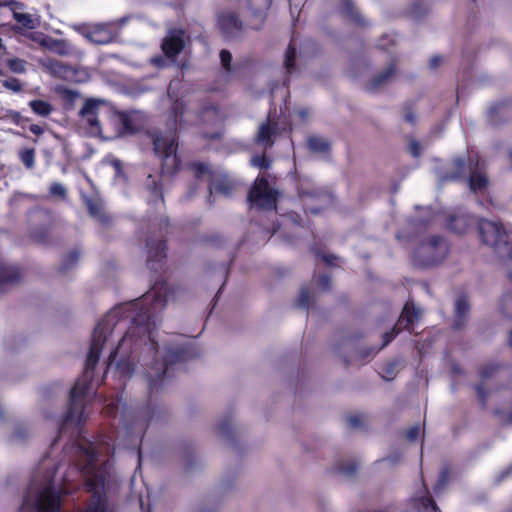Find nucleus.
<instances>
[{"instance_id":"f257e3e1","label":"nucleus","mask_w":512,"mask_h":512,"mask_svg":"<svg viewBox=\"0 0 512 512\" xmlns=\"http://www.w3.org/2000/svg\"><path fill=\"white\" fill-rule=\"evenodd\" d=\"M176 290L167 283H156L141 299L112 308L97 324L87 355L85 372L71 390V402L65 417L66 423L78 424L86 418L85 398L93 392V369L101 352L108 353L107 368L115 365L124 376L134 367V351L141 345L153 313L162 312L175 298Z\"/></svg>"},{"instance_id":"f03ea898","label":"nucleus","mask_w":512,"mask_h":512,"mask_svg":"<svg viewBox=\"0 0 512 512\" xmlns=\"http://www.w3.org/2000/svg\"><path fill=\"white\" fill-rule=\"evenodd\" d=\"M158 314L153 313L150 320V333L147 332L141 345L134 351V354L144 345L149 351H154V361L146 371L148 386L151 390H157L163 383L167 372L168 364H174L184 360L187 352L182 348L175 350L166 349L160 353L155 345L154 330L158 325Z\"/></svg>"},{"instance_id":"7ed1b4c3","label":"nucleus","mask_w":512,"mask_h":512,"mask_svg":"<svg viewBox=\"0 0 512 512\" xmlns=\"http://www.w3.org/2000/svg\"><path fill=\"white\" fill-rule=\"evenodd\" d=\"M479 235L482 242L491 247L500 257H507L509 277L512 279V228L500 223L481 220Z\"/></svg>"},{"instance_id":"20e7f679","label":"nucleus","mask_w":512,"mask_h":512,"mask_svg":"<svg viewBox=\"0 0 512 512\" xmlns=\"http://www.w3.org/2000/svg\"><path fill=\"white\" fill-rule=\"evenodd\" d=\"M155 155L161 160L162 170L172 174L179 168L177 142L173 131L155 132L150 135Z\"/></svg>"},{"instance_id":"39448f33","label":"nucleus","mask_w":512,"mask_h":512,"mask_svg":"<svg viewBox=\"0 0 512 512\" xmlns=\"http://www.w3.org/2000/svg\"><path fill=\"white\" fill-rule=\"evenodd\" d=\"M447 253L446 241L440 237H432L419 246L415 252L414 261L421 266H432L443 261Z\"/></svg>"},{"instance_id":"423d86ee","label":"nucleus","mask_w":512,"mask_h":512,"mask_svg":"<svg viewBox=\"0 0 512 512\" xmlns=\"http://www.w3.org/2000/svg\"><path fill=\"white\" fill-rule=\"evenodd\" d=\"M452 165L455 171L443 177L441 181L457 180L465 176L467 170H469V186L471 191L481 192L487 187L488 179L485 173L479 168L478 162L474 166L470 163L467 168L464 160L457 158L453 161Z\"/></svg>"},{"instance_id":"0eeeda50","label":"nucleus","mask_w":512,"mask_h":512,"mask_svg":"<svg viewBox=\"0 0 512 512\" xmlns=\"http://www.w3.org/2000/svg\"><path fill=\"white\" fill-rule=\"evenodd\" d=\"M278 191L271 188L264 178H257L251 188L248 199L252 207L271 210L276 207Z\"/></svg>"},{"instance_id":"6e6552de","label":"nucleus","mask_w":512,"mask_h":512,"mask_svg":"<svg viewBox=\"0 0 512 512\" xmlns=\"http://www.w3.org/2000/svg\"><path fill=\"white\" fill-rule=\"evenodd\" d=\"M194 170L197 178L208 177L210 194L217 193L228 196L233 191L234 183L226 174L212 171L211 168L204 163H196Z\"/></svg>"},{"instance_id":"1a4fd4ad","label":"nucleus","mask_w":512,"mask_h":512,"mask_svg":"<svg viewBox=\"0 0 512 512\" xmlns=\"http://www.w3.org/2000/svg\"><path fill=\"white\" fill-rule=\"evenodd\" d=\"M126 20L127 19L124 17L110 23L96 24L91 27H84L79 30V32L87 40L95 44H108L114 40V38L117 36V28L121 27L126 22Z\"/></svg>"},{"instance_id":"9d476101","label":"nucleus","mask_w":512,"mask_h":512,"mask_svg":"<svg viewBox=\"0 0 512 512\" xmlns=\"http://www.w3.org/2000/svg\"><path fill=\"white\" fill-rule=\"evenodd\" d=\"M103 103L102 100L97 99H88L84 102L79 112V126L86 134L91 136H99L101 134L98 112Z\"/></svg>"},{"instance_id":"9b49d317","label":"nucleus","mask_w":512,"mask_h":512,"mask_svg":"<svg viewBox=\"0 0 512 512\" xmlns=\"http://www.w3.org/2000/svg\"><path fill=\"white\" fill-rule=\"evenodd\" d=\"M10 14L22 28L32 30L40 25V16L37 13L26 12L20 3H12Z\"/></svg>"},{"instance_id":"f8f14e48","label":"nucleus","mask_w":512,"mask_h":512,"mask_svg":"<svg viewBox=\"0 0 512 512\" xmlns=\"http://www.w3.org/2000/svg\"><path fill=\"white\" fill-rule=\"evenodd\" d=\"M184 33L182 31H170L162 43V50L167 57H174L184 47Z\"/></svg>"},{"instance_id":"ddd939ff","label":"nucleus","mask_w":512,"mask_h":512,"mask_svg":"<svg viewBox=\"0 0 512 512\" xmlns=\"http://www.w3.org/2000/svg\"><path fill=\"white\" fill-rule=\"evenodd\" d=\"M276 134V126L270 122L262 123L258 127L255 142L265 150L273 145Z\"/></svg>"},{"instance_id":"4468645a","label":"nucleus","mask_w":512,"mask_h":512,"mask_svg":"<svg viewBox=\"0 0 512 512\" xmlns=\"http://www.w3.org/2000/svg\"><path fill=\"white\" fill-rule=\"evenodd\" d=\"M139 114L137 112H119L115 115V121L121 126L120 135L133 133L139 126Z\"/></svg>"},{"instance_id":"2eb2a0df","label":"nucleus","mask_w":512,"mask_h":512,"mask_svg":"<svg viewBox=\"0 0 512 512\" xmlns=\"http://www.w3.org/2000/svg\"><path fill=\"white\" fill-rule=\"evenodd\" d=\"M219 26L228 37H233L241 29L242 24L232 12L222 13L219 17Z\"/></svg>"},{"instance_id":"dca6fc26","label":"nucleus","mask_w":512,"mask_h":512,"mask_svg":"<svg viewBox=\"0 0 512 512\" xmlns=\"http://www.w3.org/2000/svg\"><path fill=\"white\" fill-rule=\"evenodd\" d=\"M42 47L61 56H68L74 52V48L66 40L55 39L51 36L42 38Z\"/></svg>"},{"instance_id":"f3484780","label":"nucleus","mask_w":512,"mask_h":512,"mask_svg":"<svg viewBox=\"0 0 512 512\" xmlns=\"http://www.w3.org/2000/svg\"><path fill=\"white\" fill-rule=\"evenodd\" d=\"M421 311L419 308H415L413 304L406 303L403 311L399 317L397 326H404L407 330H413V324L420 317Z\"/></svg>"},{"instance_id":"a211bd4d","label":"nucleus","mask_w":512,"mask_h":512,"mask_svg":"<svg viewBox=\"0 0 512 512\" xmlns=\"http://www.w3.org/2000/svg\"><path fill=\"white\" fill-rule=\"evenodd\" d=\"M272 0H248L249 10L254 15L259 24L264 21L266 11L269 9Z\"/></svg>"},{"instance_id":"6ab92c4d","label":"nucleus","mask_w":512,"mask_h":512,"mask_svg":"<svg viewBox=\"0 0 512 512\" xmlns=\"http://www.w3.org/2000/svg\"><path fill=\"white\" fill-rule=\"evenodd\" d=\"M41 63L54 76L65 78L69 73V68L57 60L48 58L42 60Z\"/></svg>"},{"instance_id":"aec40b11","label":"nucleus","mask_w":512,"mask_h":512,"mask_svg":"<svg viewBox=\"0 0 512 512\" xmlns=\"http://www.w3.org/2000/svg\"><path fill=\"white\" fill-rule=\"evenodd\" d=\"M472 224V218L469 215H460L457 217H453L450 220L449 228L456 233H465L470 225Z\"/></svg>"},{"instance_id":"412c9836","label":"nucleus","mask_w":512,"mask_h":512,"mask_svg":"<svg viewBox=\"0 0 512 512\" xmlns=\"http://www.w3.org/2000/svg\"><path fill=\"white\" fill-rule=\"evenodd\" d=\"M414 505L418 512H436L438 510L436 504L430 497L420 495L414 498Z\"/></svg>"},{"instance_id":"4be33fe9","label":"nucleus","mask_w":512,"mask_h":512,"mask_svg":"<svg viewBox=\"0 0 512 512\" xmlns=\"http://www.w3.org/2000/svg\"><path fill=\"white\" fill-rule=\"evenodd\" d=\"M308 147L312 152L325 153L329 149V142L319 136H311L308 139Z\"/></svg>"},{"instance_id":"5701e85b","label":"nucleus","mask_w":512,"mask_h":512,"mask_svg":"<svg viewBox=\"0 0 512 512\" xmlns=\"http://www.w3.org/2000/svg\"><path fill=\"white\" fill-rule=\"evenodd\" d=\"M18 270L13 266H0V285L4 283L14 282L18 279Z\"/></svg>"},{"instance_id":"b1692460","label":"nucleus","mask_w":512,"mask_h":512,"mask_svg":"<svg viewBox=\"0 0 512 512\" xmlns=\"http://www.w3.org/2000/svg\"><path fill=\"white\" fill-rule=\"evenodd\" d=\"M31 109L40 116H47L51 113L52 107L51 105L42 100H33L29 103Z\"/></svg>"},{"instance_id":"393cba45","label":"nucleus","mask_w":512,"mask_h":512,"mask_svg":"<svg viewBox=\"0 0 512 512\" xmlns=\"http://www.w3.org/2000/svg\"><path fill=\"white\" fill-rule=\"evenodd\" d=\"M86 205H87L89 213L92 217L96 218L97 220H99L101 222L105 221V216H104V213L102 212V206L100 203H98L92 199H87Z\"/></svg>"},{"instance_id":"a878e982","label":"nucleus","mask_w":512,"mask_h":512,"mask_svg":"<svg viewBox=\"0 0 512 512\" xmlns=\"http://www.w3.org/2000/svg\"><path fill=\"white\" fill-rule=\"evenodd\" d=\"M26 61L19 58L9 59L7 65L13 73L23 74L26 72Z\"/></svg>"},{"instance_id":"bb28decb","label":"nucleus","mask_w":512,"mask_h":512,"mask_svg":"<svg viewBox=\"0 0 512 512\" xmlns=\"http://www.w3.org/2000/svg\"><path fill=\"white\" fill-rule=\"evenodd\" d=\"M469 309V303L465 297H459L455 303V310L457 318H462L466 315Z\"/></svg>"},{"instance_id":"cd10ccee","label":"nucleus","mask_w":512,"mask_h":512,"mask_svg":"<svg viewBox=\"0 0 512 512\" xmlns=\"http://www.w3.org/2000/svg\"><path fill=\"white\" fill-rule=\"evenodd\" d=\"M147 189L150 190L151 200L157 201L162 199V194L160 189L156 186V181L152 180L151 175L148 177V182L146 183Z\"/></svg>"},{"instance_id":"c85d7f7f","label":"nucleus","mask_w":512,"mask_h":512,"mask_svg":"<svg viewBox=\"0 0 512 512\" xmlns=\"http://www.w3.org/2000/svg\"><path fill=\"white\" fill-rule=\"evenodd\" d=\"M20 159L27 168H32L34 166V150L25 149L21 151Z\"/></svg>"},{"instance_id":"c756f323","label":"nucleus","mask_w":512,"mask_h":512,"mask_svg":"<svg viewBox=\"0 0 512 512\" xmlns=\"http://www.w3.org/2000/svg\"><path fill=\"white\" fill-rule=\"evenodd\" d=\"M392 73H393V68L389 67L385 72H383L380 75H378L373 80L371 89H374V88L384 84L386 82V80L392 75Z\"/></svg>"},{"instance_id":"7c9ffc66","label":"nucleus","mask_w":512,"mask_h":512,"mask_svg":"<svg viewBox=\"0 0 512 512\" xmlns=\"http://www.w3.org/2000/svg\"><path fill=\"white\" fill-rule=\"evenodd\" d=\"M49 191H50V195L55 196V197L64 198L66 195V188L64 187L63 184H61L59 182L52 183Z\"/></svg>"},{"instance_id":"2f4dec72","label":"nucleus","mask_w":512,"mask_h":512,"mask_svg":"<svg viewBox=\"0 0 512 512\" xmlns=\"http://www.w3.org/2000/svg\"><path fill=\"white\" fill-rule=\"evenodd\" d=\"M3 86L15 93H18L22 90V83L16 78H9L3 81Z\"/></svg>"},{"instance_id":"473e14b6","label":"nucleus","mask_w":512,"mask_h":512,"mask_svg":"<svg viewBox=\"0 0 512 512\" xmlns=\"http://www.w3.org/2000/svg\"><path fill=\"white\" fill-rule=\"evenodd\" d=\"M295 53H296L295 46L293 43H291L286 51V54H285V66L289 71H292V69H293L292 60L295 57Z\"/></svg>"},{"instance_id":"72a5a7b5","label":"nucleus","mask_w":512,"mask_h":512,"mask_svg":"<svg viewBox=\"0 0 512 512\" xmlns=\"http://www.w3.org/2000/svg\"><path fill=\"white\" fill-rule=\"evenodd\" d=\"M343 6L344 13L351 16L354 20L359 21L358 13L350 0H344Z\"/></svg>"},{"instance_id":"f704fd0d","label":"nucleus","mask_w":512,"mask_h":512,"mask_svg":"<svg viewBox=\"0 0 512 512\" xmlns=\"http://www.w3.org/2000/svg\"><path fill=\"white\" fill-rule=\"evenodd\" d=\"M251 164L254 167H258V168H268V166H269V163L267 162L265 156H254L251 159Z\"/></svg>"},{"instance_id":"c9c22d12","label":"nucleus","mask_w":512,"mask_h":512,"mask_svg":"<svg viewBox=\"0 0 512 512\" xmlns=\"http://www.w3.org/2000/svg\"><path fill=\"white\" fill-rule=\"evenodd\" d=\"M395 368H396V364L395 363L388 364L383 369V371L381 372L382 377L387 379V380L392 379L394 377V374H395Z\"/></svg>"},{"instance_id":"e433bc0d","label":"nucleus","mask_w":512,"mask_h":512,"mask_svg":"<svg viewBox=\"0 0 512 512\" xmlns=\"http://www.w3.org/2000/svg\"><path fill=\"white\" fill-rule=\"evenodd\" d=\"M78 259H79V254L77 252L74 251V252L70 253L63 262V269H65V270L68 269L73 264H75Z\"/></svg>"},{"instance_id":"4c0bfd02","label":"nucleus","mask_w":512,"mask_h":512,"mask_svg":"<svg viewBox=\"0 0 512 512\" xmlns=\"http://www.w3.org/2000/svg\"><path fill=\"white\" fill-rule=\"evenodd\" d=\"M220 59H221V63L222 65L228 69L229 66H230V63H231V60H232V55L229 51L227 50H222L220 52Z\"/></svg>"},{"instance_id":"58836bf2","label":"nucleus","mask_w":512,"mask_h":512,"mask_svg":"<svg viewBox=\"0 0 512 512\" xmlns=\"http://www.w3.org/2000/svg\"><path fill=\"white\" fill-rule=\"evenodd\" d=\"M419 433H420V427L419 426H413L411 427L407 433H406V438L409 440V441H415L418 436H419Z\"/></svg>"},{"instance_id":"ea45409f","label":"nucleus","mask_w":512,"mask_h":512,"mask_svg":"<svg viewBox=\"0 0 512 512\" xmlns=\"http://www.w3.org/2000/svg\"><path fill=\"white\" fill-rule=\"evenodd\" d=\"M5 118H7L10 122L14 124H19L21 115L16 111H8L5 115Z\"/></svg>"},{"instance_id":"a19ab883","label":"nucleus","mask_w":512,"mask_h":512,"mask_svg":"<svg viewBox=\"0 0 512 512\" xmlns=\"http://www.w3.org/2000/svg\"><path fill=\"white\" fill-rule=\"evenodd\" d=\"M182 109H183V104L180 103V104H176L175 107L173 108V111H174V115H175V121H179L181 122V115L183 114L182 112Z\"/></svg>"},{"instance_id":"79ce46f5","label":"nucleus","mask_w":512,"mask_h":512,"mask_svg":"<svg viewBox=\"0 0 512 512\" xmlns=\"http://www.w3.org/2000/svg\"><path fill=\"white\" fill-rule=\"evenodd\" d=\"M410 152L414 157H418L420 155V146L416 141L410 142Z\"/></svg>"},{"instance_id":"37998d69","label":"nucleus","mask_w":512,"mask_h":512,"mask_svg":"<svg viewBox=\"0 0 512 512\" xmlns=\"http://www.w3.org/2000/svg\"><path fill=\"white\" fill-rule=\"evenodd\" d=\"M318 285L322 288V289H327L329 288V285H330V279L328 276L326 275H323L319 278L318 280Z\"/></svg>"},{"instance_id":"c03bdc74","label":"nucleus","mask_w":512,"mask_h":512,"mask_svg":"<svg viewBox=\"0 0 512 512\" xmlns=\"http://www.w3.org/2000/svg\"><path fill=\"white\" fill-rule=\"evenodd\" d=\"M12 3H15L12 0H0V9H3V13L6 11L10 13V8Z\"/></svg>"},{"instance_id":"a18cd8bd","label":"nucleus","mask_w":512,"mask_h":512,"mask_svg":"<svg viewBox=\"0 0 512 512\" xmlns=\"http://www.w3.org/2000/svg\"><path fill=\"white\" fill-rule=\"evenodd\" d=\"M399 328L396 330L395 328L391 331V333H386L384 336V346H386L398 333Z\"/></svg>"},{"instance_id":"49530a36","label":"nucleus","mask_w":512,"mask_h":512,"mask_svg":"<svg viewBox=\"0 0 512 512\" xmlns=\"http://www.w3.org/2000/svg\"><path fill=\"white\" fill-rule=\"evenodd\" d=\"M49 36L43 34V33H40V32H36V33H33L32 34V40L39 43L41 46H42V38H48Z\"/></svg>"},{"instance_id":"de8ad7c7","label":"nucleus","mask_w":512,"mask_h":512,"mask_svg":"<svg viewBox=\"0 0 512 512\" xmlns=\"http://www.w3.org/2000/svg\"><path fill=\"white\" fill-rule=\"evenodd\" d=\"M164 250H165V245H164V243H162V242H158V243H157V247H156V252H155V254H154L153 256H154V257H158V256L160 257V256H162V254H163Z\"/></svg>"},{"instance_id":"09e8293b","label":"nucleus","mask_w":512,"mask_h":512,"mask_svg":"<svg viewBox=\"0 0 512 512\" xmlns=\"http://www.w3.org/2000/svg\"><path fill=\"white\" fill-rule=\"evenodd\" d=\"M29 129L35 135H40L43 133L42 127L36 124H32Z\"/></svg>"},{"instance_id":"8fccbe9b","label":"nucleus","mask_w":512,"mask_h":512,"mask_svg":"<svg viewBox=\"0 0 512 512\" xmlns=\"http://www.w3.org/2000/svg\"><path fill=\"white\" fill-rule=\"evenodd\" d=\"M300 303H301V305H307V303H308V292L307 291L301 292Z\"/></svg>"},{"instance_id":"3c124183","label":"nucleus","mask_w":512,"mask_h":512,"mask_svg":"<svg viewBox=\"0 0 512 512\" xmlns=\"http://www.w3.org/2000/svg\"><path fill=\"white\" fill-rule=\"evenodd\" d=\"M441 60L442 59L438 56L432 57L430 60V66L432 68H436L439 65V63L441 62Z\"/></svg>"},{"instance_id":"603ef678","label":"nucleus","mask_w":512,"mask_h":512,"mask_svg":"<svg viewBox=\"0 0 512 512\" xmlns=\"http://www.w3.org/2000/svg\"><path fill=\"white\" fill-rule=\"evenodd\" d=\"M145 424H146V421H144V420H142V419H141V420H140V419H137V422H136V426H137V428H136V429H137V431H138L139 433H141V432H142V430H143V429H144V427H145Z\"/></svg>"},{"instance_id":"864d4df0","label":"nucleus","mask_w":512,"mask_h":512,"mask_svg":"<svg viewBox=\"0 0 512 512\" xmlns=\"http://www.w3.org/2000/svg\"><path fill=\"white\" fill-rule=\"evenodd\" d=\"M493 369H494V366L484 368V369L481 371V376H482V378H486V377H488V375H489V373H490V370H493Z\"/></svg>"},{"instance_id":"5fc2aeb1","label":"nucleus","mask_w":512,"mask_h":512,"mask_svg":"<svg viewBox=\"0 0 512 512\" xmlns=\"http://www.w3.org/2000/svg\"><path fill=\"white\" fill-rule=\"evenodd\" d=\"M334 258H335L334 256H328V255H324V256L322 257L323 261H325L327 264H332V263H333V261H332V260H333Z\"/></svg>"},{"instance_id":"6e6d98bb","label":"nucleus","mask_w":512,"mask_h":512,"mask_svg":"<svg viewBox=\"0 0 512 512\" xmlns=\"http://www.w3.org/2000/svg\"><path fill=\"white\" fill-rule=\"evenodd\" d=\"M477 393H478L479 397H480L482 400H484V397H485V396H484V393H483V388H482V386H478V387H477Z\"/></svg>"},{"instance_id":"4d7b16f0","label":"nucleus","mask_w":512,"mask_h":512,"mask_svg":"<svg viewBox=\"0 0 512 512\" xmlns=\"http://www.w3.org/2000/svg\"><path fill=\"white\" fill-rule=\"evenodd\" d=\"M405 119H406V121H408V122H413V121H414V117L412 116V114H411V113H407V114L405 115Z\"/></svg>"},{"instance_id":"13d9d810","label":"nucleus","mask_w":512,"mask_h":512,"mask_svg":"<svg viewBox=\"0 0 512 512\" xmlns=\"http://www.w3.org/2000/svg\"><path fill=\"white\" fill-rule=\"evenodd\" d=\"M349 421L352 426H357L359 423V421L355 417H351Z\"/></svg>"},{"instance_id":"bf43d9fd","label":"nucleus","mask_w":512,"mask_h":512,"mask_svg":"<svg viewBox=\"0 0 512 512\" xmlns=\"http://www.w3.org/2000/svg\"><path fill=\"white\" fill-rule=\"evenodd\" d=\"M355 471V468H351V469H343V473H345L346 475H351L353 474Z\"/></svg>"},{"instance_id":"052dcab7","label":"nucleus","mask_w":512,"mask_h":512,"mask_svg":"<svg viewBox=\"0 0 512 512\" xmlns=\"http://www.w3.org/2000/svg\"><path fill=\"white\" fill-rule=\"evenodd\" d=\"M15 437L18 439H22V435L20 434L19 430L15 432Z\"/></svg>"},{"instance_id":"680f3d73","label":"nucleus","mask_w":512,"mask_h":512,"mask_svg":"<svg viewBox=\"0 0 512 512\" xmlns=\"http://www.w3.org/2000/svg\"><path fill=\"white\" fill-rule=\"evenodd\" d=\"M172 88H173V83L170 84L169 89H168V95L169 96H171Z\"/></svg>"},{"instance_id":"e2e57ef3","label":"nucleus","mask_w":512,"mask_h":512,"mask_svg":"<svg viewBox=\"0 0 512 512\" xmlns=\"http://www.w3.org/2000/svg\"><path fill=\"white\" fill-rule=\"evenodd\" d=\"M42 467L48 469V465H46L45 463H42Z\"/></svg>"},{"instance_id":"0e129e2a","label":"nucleus","mask_w":512,"mask_h":512,"mask_svg":"<svg viewBox=\"0 0 512 512\" xmlns=\"http://www.w3.org/2000/svg\"><path fill=\"white\" fill-rule=\"evenodd\" d=\"M509 157H510V159H511V161H512V151H510V153H509Z\"/></svg>"},{"instance_id":"69168bd1","label":"nucleus","mask_w":512,"mask_h":512,"mask_svg":"<svg viewBox=\"0 0 512 512\" xmlns=\"http://www.w3.org/2000/svg\"><path fill=\"white\" fill-rule=\"evenodd\" d=\"M149 246V253H152V249L150 248V244H148Z\"/></svg>"},{"instance_id":"338daca9","label":"nucleus","mask_w":512,"mask_h":512,"mask_svg":"<svg viewBox=\"0 0 512 512\" xmlns=\"http://www.w3.org/2000/svg\"><path fill=\"white\" fill-rule=\"evenodd\" d=\"M511 345H512V330H511Z\"/></svg>"},{"instance_id":"774afa93","label":"nucleus","mask_w":512,"mask_h":512,"mask_svg":"<svg viewBox=\"0 0 512 512\" xmlns=\"http://www.w3.org/2000/svg\"><path fill=\"white\" fill-rule=\"evenodd\" d=\"M510 422H512V415H511V418H510Z\"/></svg>"}]
</instances>
